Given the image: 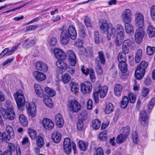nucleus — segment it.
<instances>
[{
  "label": "nucleus",
  "instance_id": "8",
  "mask_svg": "<svg viewBox=\"0 0 155 155\" xmlns=\"http://www.w3.org/2000/svg\"><path fill=\"white\" fill-rule=\"evenodd\" d=\"M26 106L28 115L32 117H35L36 114V108L35 104L28 103Z\"/></svg>",
  "mask_w": 155,
  "mask_h": 155
},
{
  "label": "nucleus",
  "instance_id": "37",
  "mask_svg": "<svg viewBox=\"0 0 155 155\" xmlns=\"http://www.w3.org/2000/svg\"><path fill=\"white\" fill-rule=\"evenodd\" d=\"M92 126L95 129H98L100 127L101 123L100 121L98 119H95L92 121Z\"/></svg>",
  "mask_w": 155,
  "mask_h": 155
},
{
  "label": "nucleus",
  "instance_id": "49",
  "mask_svg": "<svg viewBox=\"0 0 155 155\" xmlns=\"http://www.w3.org/2000/svg\"><path fill=\"white\" fill-rule=\"evenodd\" d=\"M94 41L97 44H99L100 42L99 38V33L98 31H95L94 33Z\"/></svg>",
  "mask_w": 155,
  "mask_h": 155
},
{
  "label": "nucleus",
  "instance_id": "47",
  "mask_svg": "<svg viewBox=\"0 0 155 155\" xmlns=\"http://www.w3.org/2000/svg\"><path fill=\"white\" fill-rule=\"evenodd\" d=\"M28 131L30 138L32 139H35L37 135L36 131L31 129H29Z\"/></svg>",
  "mask_w": 155,
  "mask_h": 155
},
{
  "label": "nucleus",
  "instance_id": "24",
  "mask_svg": "<svg viewBox=\"0 0 155 155\" xmlns=\"http://www.w3.org/2000/svg\"><path fill=\"white\" fill-rule=\"evenodd\" d=\"M147 31L149 38H152L155 36V28L153 26L148 25L147 28Z\"/></svg>",
  "mask_w": 155,
  "mask_h": 155
},
{
  "label": "nucleus",
  "instance_id": "16",
  "mask_svg": "<svg viewBox=\"0 0 155 155\" xmlns=\"http://www.w3.org/2000/svg\"><path fill=\"white\" fill-rule=\"evenodd\" d=\"M54 53L56 58L58 60L64 59L66 58L65 53L62 50L59 48H55Z\"/></svg>",
  "mask_w": 155,
  "mask_h": 155
},
{
  "label": "nucleus",
  "instance_id": "17",
  "mask_svg": "<svg viewBox=\"0 0 155 155\" xmlns=\"http://www.w3.org/2000/svg\"><path fill=\"white\" fill-rule=\"evenodd\" d=\"M98 56L95 59V63L96 64H98L101 63L102 64H104L106 60L104 57V54L101 51L98 52Z\"/></svg>",
  "mask_w": 155,
  "mask_h": 155
},
{
  "label": "nucleus",
  "instance_id": "5",
  "mask_svg": "<svg viewBox=\"0 0 155 155\" xmlns=\"http://www.w3.org/2000/svg\"><path fill=\"white\" fill-rule=\"evenodd\" d=\"M68 106L70 111L75 113H77L81 109V104L75 100H72L69 101Z\"/></svg>",
  "mask_w": 155,
  "mask_h": 155
},
{
  "label": "nucleus",
  "instance_id": "45",
  "mask_svg": "<svg viewBox=\"0 0 155 155\" xmlns=\"http://www.w3.org/2000/svg\"><path fill=\"white\" fill-rule=\"evenodd\" d=\"M125 55H123L122 53H120L118 54V60L120 63H126V59Z\"/></svg>",
  "mask_w": 155,
  "mask_h": 155
},
{
  "label": "nucleus",
  "instance_id": "35",
  "mask_svg": "<svg viewBox=\"0 0 155 155\" xmlns=\"http://www.w3.org/2000/svg\"><path fill=\"white\" fill-rule=\"evenodd\" d=\"M142 51L141 49H139L137 51L135 57V62L138 63L140 61L142 56Z\"/></svg>",
  "mask_w": 155,
  "mask_h": 155
},
{
  "label": "nucleus",
  "instance_id": "59",
  "mask_svg": "<svg viewBox=\"0 0 155 155\" xmlns=\"http://www.w3.org/2000/svg\"><path fill=\"white\" fill-rule=\"evenodd\" d=\"M123 132L122 134H127V136L128 135L130 132V128L128 126H127L122 128Z\"/></svg>",
  "mask_w": 155,
  "mask_h": 155
},
{
  "label": "nucleus",
  "instance_id": "48",
  "mask_svg": "<svg viewBox=\"0 0 155 155\" xmlns=\"http://www.w3.org/2000/svg\"><path fill=\"white\" fill-rule=\"evenodd\" d=\"M77 125L78 130L82 131L84 129L83 121L82 120H79L77 123Z\"/></svg>",
  "mask_w": 155,
  "mask_h": 155
},
{
  "label": "nucleus",
  "instance_id": "44",
  "mask_svg": "<svg viewBox=\"0 0 155 155\" xmlns=\"http://www.w3.org/2000/svg\"><path fill=\"white\" fill-rule=\"evenodd\" d=\"M81 70L84 74L86 75L89 74L90 76L91 74L92 75L95 74L94 70L92 68H87L86 71L85 72L83 67L81 69Z\"/></svg>",
  "mask_w": 155,
  "mask_h": 155
},
{
  "label": "nucleus",
  "instance_id": "53",
  "mask_svg": "<svg viewBox=\"0 0 155 155\" xmlns=\"http://www.w3.org/2000/svg\"><path fill=\"white\" fill-rule=\"evenodd\" d=\"M133 141L135 143H137L138 141V136L136 132H133L132 135Z\"/></svg>",
  "mask_w": 155,
  "mask_h": 155
},
{
  "label": "nucleus",
  "instance_id": "4",
  "mask_svg": "<svg viewBox=\"0 0 155 155\" xmlns=\"http://www.w3.org/2000/svg\"><path fill=\"white\" fill-rule=\"evenodd\" d=\"M15 99L16 101L18 108L21 110L22 109L25 102V99L24 95L21 91L15 93L14 94Z\"/></svg>",
  "mask_w": 155,
  "mask_h": 155
},
{
  "label": "nucleus",
  "instance_id": "25",
  "mask_svg": "<svg viewBox=\"0 0 155 155\" xmlns=\"http://www.w3.org/2000/svg\"><path fill=\"white\" fill-rule=\"evenodd\" d=\"M34 88L35 92L38 96L41 97L45 96L44 91L40 85L35 84Z\"/></svg>",
  "mask_w": 155,
  "mask_h": 155
},
{
  "label": "nucleus",
  "instance_id": "60",
  "mask_svg": "<svg viewBox=\"0 0 155 155\" xmlns=\"http://www.w3.org/2000/svg\"><path fill=\"white\" fill-rule=\"evenodd\" d=\"M92 101L91 99L88 100L87 103V108L88 110H91L92 108Z\"/></svg>",
  "mask_w": 155,
  "mask_h": 155
},
{
  "label": "nucleus",
  "instance_id": "62",
  "mask_svg": "<svg viewBox=\"0 0 155 155\" xmlns=\"http://www.w3.org/2000/svg\"><path fill=\"white\" fill-rule=\"evenodd\" d=\"M141 91H142V95L143 97L146 96L149 92L148 89L145 87L143 88Z\"/></svg>",
  "mask_w": 155,
  "mask_h": 155
},
{
  "label": "nucleus",
  "instance_id": "2",
  "mask_svg": "<svg viewBox=\"0 0 155 155\" xmlns=\"http://www.w3.org/2000/svg\"><path fill=\"white\" fill-rule=\"evenodd\" d=\"M61 31L60 38V41L64 45H67L69 42L70 37L72 39L75 40L77 36V34L74 26L73 25L69 26L68 30L64 29V26H63L59 29Z\"/></svg>",
  "mask_w": 155,
  "mask_h": 155
},
{
  "label": "nucleus",
  "instance_id": "22",
  "mask_svg": "<svg viewBox=\"0 0 155 155\" xmlns=\"http://www.w3.org/2000/svg\"><path fill=\"white\" fill-rule=\"evenodd\" d=\"M33 74L35 79L39 81H44L46 78L45 74L37 71L34 72Z\"/></svg>",
  "mask_w": 155,
  "mask_h": 155
},
{
  "label": "nucleus",
  "instance_id": "36",
  "mask_svg": "<svg viewBox=\"0 0 155 155\" xmlns=\"http://www.w3.org/2000/svg\"><path fill=\"white\" fill-rule=\"evenodd\" d=\"M118 67L122 73H125L127 71V68L126 63H120Z\"/></svg>",
  "mask_w": 155,
  "mask_h": 155
},
{
  "label": "nucleus",
  "instance_id": "56",
  "mask_svg": "<svg viewBox=\"0 0 155 155\" xmlns=\"http://www.w3.org/2000/svg\"><path fill=\"white\" fill-rule=\"evenodd\" d=\"M151 15L152 19L155 20V5L152 6L150 9Z\"/></svg>",
  "mask_w": 155,
  "mask_h": 155
},
{
  "label": "nucleus",
  "instance_id": "1",
  "mask_svg": "<svg viewBox=\"0 0 155 155\" xmlns=\"http://www.w3.org/2000/svg\"><path fill=\"white\" fill-rule=\"evenodd\" d=\"M117 32L115 43L117 46H119L124 39V28L122 25L117 24L114 26H111L107 34V38L108 40H110L111 37L115 36Z\"/></svg>",
  "mask_w": 155,
  "mask_h": 155
},
{
  "label": "nucleus",
  "instance_id": "31",
  "mask_svg": "<svg viewBox=\"0 0 155 155\" xmlns=\"http://www.w3.org/2000/svg\"><path fill=\"white\" fill-rule=\"evenodd\" d=\"M19 120L20 123L24 126H26L28 124L27 117L24 115L21 114L19 117Z\"/></svg>",
  "mask_w": 155,
  "mask_h": 155
},
{
  "label": "nucleus",
  "instance_id": "43",
  "mask_svg": "<svg viewBox=\"0 0 155 155\" xmlns=\"http://www.w3.org/2000/svg\"><path fill=\"white\" fill-rule=\"evenodd\" d=\"M155 52V48L148 46L146 49L147 54L149 55H153Z\"/></svg>",
  "mask_w": 155,
  "mask_h": 155
},
{
  "label": "nucleus",
  "instance_id": "32",
  "mask_svg": "<svg viewBox=\"0 0 155 155\" xmlns=\"http://www.w3.org/2000/svg\"><path fill=\"white\" fill-rule=\"evenodd\" d=\"M114 107L112 104L109 102L107 103L105 112L106 114H109L112 113L114 110Z\"/></svg>",
  "mask_w": 155,
  "mask_h": 155
},
{
  "label": "nucleus",
  "instance_id": "41",
  "mask_svg": "<svg viewBox=\"0 0 155 155\" xmlns=\"http://www.w3.org/2000/svg\"><path fill=\"white\" fill-rule=\"evenodd\" d=\"M6 131L7 134L10 135L12 138L14 137V132L13 128L10 126H7L6 127Z\"/></svg>",
  "mask_w": 155,
  "mask_h": 155
},
{
  "label": "nucleus",
  "instance_id": "50",
  "mask_svg": "<svg viewBox=\"0 0 155 155\" xmlns=\"http://www.w3.org/2000/svg\"><path fill=\"white\" fill-rule=\"evenodd\" d=\"M155 104V97L151 99L148 105V108L149 110H151L153 108Z\"/></svg>",
  "mask_w": 155,
  "mask_h": 155
},
{
  "label": "nucleus",
  "instance_id": "14",
  "mask_svg": "<svg viewBox=\"0 0 155 155\" xmlns=\"http://www.w3.org/2000/svg\"><path fill=\"white\" fill-rule=\"evenodd\" d=\"M63 150L66 153H69L71 151V142L68 138H66L64 140Z\"/></svg>",
  "mask_w": 155,
  "mask_h": 155
},
{
  "label": "nucleus",
  "instance_id": "42",
  "mask_svg": "<svg viewBox=\"0 0 155 155\" xmlns=\"http://www.w3.org/2000/svg\"><path fill=\"white\" fill-rule=\"evenodd\" d=\"M63 82L64 83H68L71 79V77L68 73H65L62 76Z\"/></svg>",
  "mask_w": 155,
  "mask_h": 155
},
{
  "label": "nucleus",
  "instance_id": "20",
  "mask_svg": "<svg viewBox=\"0 0 155 155\" xmlns=\"http://www.w3.org/2000/svg\"><path fill=\"white\" fill-rule=\"evenodd\" d=\"M55 121L58 127L61 128L63 126L64 120L61 114H57L55 116Z\"/></svg>",
  "mask_w": 155,
  "mask_h": 155
},
{
  "label": "nucleus",
  "instance_id": "63",
  "mask_svg": "<svg viewBox=\"0 0 155 155\" xmlns=\"http://www.w3.org/2000/svg\"><path fill=\"white\" fill-rule=\"evenodd\" d=\"M49 43L52 46L55 45L57 43V40L54 37H52L50 40Z\"/></svg>",
  "mask_w": 155,
  "mask_h": 155
},
{
  "label": "nucleus",
  "instance_id": "38",
  "mask_svg": "<svg viewBox=\"0 0 155 155\" xmlns=\"http://www.w3.org/2000/svg\"><path fill=\"white\" fill-rule=\"evenodd\" d=\"M129 101L128 98L127 96H124L121 103V107L123 108H126L129 103Z\"/></svg>",
  "mask_w": 155,
  "mask_h": 155
},
{
  "label": "nucleus",
  "instance_id": "33",
  "mask_svg": "<svg viewBox=\"0 0 155 155\" xmlns=\"http://www.w3.org/2000/svg\"><path fill=\"white\" fill-rule=\"evenodd\" d=\"M70 85L71 87V90L74 94L78 92L79 85L77 83L71 81L70 83Z\"/></svg>",
  "mask_w": 155,
  "mask_h": 155
},
{
  "label": "nucleus",
  "instance_id": "39",
  "mask_svg": "<svg viewBox=\"0 0 155 155\" xmlns=\"http://www.w3.org/2000/svg\"><path fill=\"white\" fill-rule=\"evenodd\" d=\"M36 142L38 146L40 148L42 147L45 143L43 138L39 136L36 138Z\"/></svg>",
  "mask_w": 155,
  "mask_h": 155
},
{
  "label": "nucleus",
  "instance_id": "40",
  "mask_svg": "<svg viewBox=\"0 0 155 155\" xmlns=\"http://www.w3.org/2000/svg\"><path fill=\"white\" fill-rule=\"evenodd\" d=\"M45 91L51 97H53L55 95L56 92L55 91L48 87H45Z\"/></svg>",
  "mask_w": 155,
  "mask_h": 155
},
{
  "label": "nucleus",
  "instance_id": "55",
  "mask_svg": "<svg viewBox=\"0 0 155 155\" xmlns=\"http://www.w3.org/2000/svg\"><path fill=\"white\" fill-rule=\"evenodd\" d=\"M84 22L87 27H91V20L87 17H85L84 18Z\"/></svg>",
  "mask_w": 155,
  "mask_h": 155
},
{
  "label": "nucleus",
  "instance_id": "26",
  "mask_svg": "<svg viewBox=\"0 0 155 155\" xmlns=\"http://www.w3.org/2000/svg\"><path fill=\"white\" fill-rule=\"evenodd\" d=\"M64 59L58 60L56 62V64L57 67L61 69H66L67 68L66 63L64 62Z\"/></svg>",
  "mask_w": 155,
  "mask_h": 155
},
{
  "label": "nucleus",
  "instance_id": "52",
  "mask_svg": "<svg viewBox=\"0 0 155 155\" xmlns=\"http://www.w3.org/2000/svg\"><path fill=\"white\" fill-rule=\"evenodd\" d=\"M96 71L98 74H101L103 73V70L100 64H97L95 68Z\"/></svg>",
  "mask_w": 155,
  "mask_h": 155
},
{
  "label": "nucleus",
  "instance_id": "12",
  "mask_svg": "<svg viewBox=\"0 0 155 155\" xmlns=\"http://www.w3.org/2000/svg\"><path fill=\"white\" fill-rule=\"evenodd\" d=\"M81 91L84 94L89 93L91 92L92 89L91 84L88 81L82 83L81 84Z\"/></svg>",
  "mask_w": 155,
  "mask_h": 155
},
{
  "label": "nucleus",
  "instance_id": "19",
  "mask_svg": "<svg viewBox=\"0 0 155 155\" xmlns=\"http://www.w3.org/2000/svg\"><path fill=\"white\" fill-rule=\"evenodd\" d=\"M148 119V117L146 111L144 110L141 111L140 113L139 120L143 125L145 126L147 124L146 121Z\"/></svg>",
  "mask_w": 155,
  "mask_h": 155
},
{
  "label": "nucleus",
  "instance_id": "23",
  "mask_svg": "<svg viewBox=\"0 0 155 155\" xmlns=\"http://www.w3.org/2000/svg\"><path fill=\"white\" fill-rule=\"evenodd\" d=\"M108 90V87L107 86H104L101 88L100 87L98 90L96 91L98 94H99L101 98L104 97L106 95Z\"/></svg>",
  "mask_w": 155,
  "mask_h": 155
},
{
  "label": "nucleus",
  "instance_id": "21",
  "mask_svg": "<svg viewBox=\"0 0 155 155\" xmlns=\"http://www.w3.org/2000/svg\"><path fill=\"white\" fill-rule=\"evenodd\" d=\"M51 138L54 143H59L61 140V134L58 131H54L51 135Z\"/></svg>",
  "mask_w": 155,
  "mask_h": 155
},
{
  "label": "nucleus",
  "instance_id": "13",
  "mask_svg": "<svg viewBox=\"0 0 155 155\" xmlns=\"http://www.w3.org/2000/svg\"><path fill=\"white\" fill-rule=\"evenodd\" d=\"M67 54L71 65L72 66H75L77 63V59L76 55L74 52L71 50H68Z\"/></svg>",
  "mask_w": 155,
  "mask_h": 155
},
{
  "label": "nucleus",
  "instance_id": "27",
  "mask_svg": "<svg viewBox=\"0 0 155 155\" xmlns=\"http://www.w3.org/2000/svg\"><path fill=\"white\" fill-rule=\"evenodd\" d=\"M122 90V87L119 84H117L115 86L114 89V91L115 95L119 97L121 95V92Z\"/></svg>",
  "mask_w": 155,
  "mask_h": 155
},
{
  "label": "nucleus",
  "instance_id": "57",
  "mask_svg": "<svg viewBox=\"0 0 155 155\" xmlns=\"http://www.w3.org/2000/svg\"><path fill=\"white\" fill-rule=\"evenodd\" d=\"M8 148L9 149L8 150L11 151L12 153V152H14L16 150L15 146L12 143H8Z\"/></svg>",
  "mask_w": 155,
  "mask_h": 155
},
{
  "label": "nucleus",
  "instance_id": "58",
  "mask_svg": "<svg viewBox=\"0 0 155 155\" xmlns=\"http://www.w3.org/2000/svg\"><path fill=\"white\" fill-rule=\"evenodd\" d=\"M131 44L132 42L130 39H127L124 41L123 45L129 48L131 46Z\"/></svg>",
  "mask_w": 155,
  "mask_h": 155
},
{
  "label": "nucleus",
  "instance_id": "7",
  "mask_svg": "<svg viewBox=\"0 0 155 155\" xmlns=\"http://www.w3.org/2000/svg\"><path fill=\"white\" fill-rule=\"evenodd\" d=\"M145 34V31L143 28L139 27L136 31L135 35V41L138 44L140 43Z\"/></svg>",
  "mask_w": 155,
  "mask_h": 155
},
{
  "label": "nucleus",
  "instance_id": "29",
  "mask_svg": "<svg viewBox=\"0 0 155 155\" xmlns=\"http://www.w3.org/2000/svg\"><path fill=\"white\" fill-rule=\"evenodd\" d=\"M130 22L128 23H124V26L126 32L127 33H131L134 32V28L133 26L130 23Z\"/></svg>",
  "mask_w": 155,
  "mask_h": 155
},
{
  "label": "nucleus",
  "instance_id": "28",
  "mask_svg": "<svg viewBox=\"0 0 155 155\" xmlns=\"http://www.w3.org/2000/svg\"><path fill=\"white\" fill-rule=\"evenodd\" d=\"M44 101L46 105L50 108H52L53 105V102L51 98L47 95L44 96Z\"/></svg>",
  "mask_w": 155,
  "mask_h": 155
},
{
  "label": "nucleus",
  "instance_id": "51",
  "mask_svg": "<svg viewBox=\"0 0 155 155\" xmlns=\"http://www.w3.org/2000/svg\"><path fill=\"white\" fill-rule=\"evenodd\" d=\"M129 98L130 103H133L136 101V97L134 94L133 93H130L128 95Z\"/></svg>",
  "mask_w": 155,
  "mask_h": 155
},
{
  "label": "nucleus",
  "instance_id": "9",
  "mask_svg": "<svg viewBox=\"0 0 155 155\" xmlns=\"http://www.w3.org/2000/svg\"><path fill=\"white\" fill-rule=\"evenodd\" d=\"M99 23L101 30L104 33L107 32V34L109 30L110 27L111 26H114L111 24H108L107 21L103 19L100 20Z\"/></svg>",
  "mask_w": 155,
  "mask_h": 155
},
{
  "label": "nucleus",
  "instance_id": "6",
  "mask_svg": "<svg viewBox=\"0 0 155 155\" xmlns=\"http://www.w3.org/2000/svg\"><path fill=\"white\" fill-rule=\"evenodd\" d=\"M2 116L4 118L10 120L14 119L15 117V113L14 110V107L7 108Z\"/></svg>",
  "mask_w": 155,
  "mask_h": 155
},
{
  "label": "nucleus",
  "instance_id": "61",
  "mask_svg": "<svg viewBox=\"0 0 155 155\" xmlns=\"http://www.w3.org/2000/svg\"><path fill=\"white\" fill-rule=\"evenodd\" d=\"M79 35L81 38H84L86 36V34L83 28L80 29L79 31Z\"/></svg>",
  "mask_w": 155,
  "mask_h": 155
},
{
  "label": "nucleus",
  "instance_id": "34",
  "mask_svg": "<svg viewBox=\"0 0 155 155\" xmlns=\"http://www.w3.org/2000/svg\"><path fill=\"white\" fill-rule=\"evenodd\" d=\"M79 148L82 151H85L87 150L88 146V143L85 142L83 141L80 140L78 143Z\"/></svg>",
  "mask_w": 155,
  "mask_h": 155
},
{
  "label": "nucleus",
  "instance_id": "30",
  "mask_svg": "<svg viewBox=\"0 0 155 155\" xmlns=\"http://www.w3.org/2000/svg\"><path fill=\"white\" fill-rule=\"evenodd\" d=\"M127 137V134H124L118 135L116 139V143L118 144L123 143L126 140Z\"/></svg>",
  "mask_w": 155,
  "mask_h": 155
},
{
  "label": "nucleus",
  "instance_id": "54",
  "mask_svg": "<svg viewBox=\"0 0 155 155\" xmlns=\"http://www.w3.org/2000/svg\"><path fill=\"white\" fill-rule=\"evenodd\" d=\"M3 141H5L7 142L11 138H12V137H10L9 135H8L6 133H3Z\"/></svg>",
  "mask_w": 155,
  "mask_h": 155
},
{
  "label": "nucleus",
  "instance_id": "10",
  "mask_svg": "<svg viewBox=\"0 0 155 155\" xmlns=\"http://www.w3.org/2000/svg\"><path fill=\"white\" fill-rule=\"evenodd\" d=\"M131 11L129 9H126L122 13V21L123 23L130 22L131 21Z\"/></svg>",
  "mask_w": 155,
  "mask_h": 155
},
{
  "label": "nucleus",
  "instance_id": "11",
  "mask_svg": "<svg viewBox=\"0 0 155 155\" xmlns=\"http://www.w3.org/2000/svg\"><path fill=\"white\" fill-rule=\"evenodd\" d=\"M135 25L136 26L142 27L144 23V18L143 15L140 13H137L135 15Z\"/></svg>",
  "mask_w": 155,
  "mask_h": 155
},
{
  "label": "nucleus",
  "instance_id": "18",
  "mask_svg": "<svg viewBox=\"0 0 155 155\" xmlns=\"http://www.w3.org/2000/svg\"><path fill=\"white\" fill-rule=\"evenodd\" d=\"M36 69L39 71L45 72L48 69L47 65L43 61L37 62L35 66Z\"/></svg>",
  "mask_w": 155,
  "mask_h": 155
},
{
  "label": "nucleus",
  "instance_id": "64",
  "mask_svg": "<svg viewBox=\"0 0 155 155\" xmlns=\"http://www.w3.org/2000/svg\"><path fill=\"white\" fill-rule=\"evenodd\" d=\"M96 155H104L103 150L102 148L99 147L97 149Z\"/></svg>",
  "mask_w": 155,
  "mask_h": 155
},
{
  "label": "nucleus",
  "instance_id": "46",
  "mask_svg": "<svg viewBox=\"0 0 155 155\" xmlns=\"http://www.w3.org/2000/svg\"><path fill=\"white\" fill-rule=\"evenodd\" d=\"M107 133L106 131H104L100 133L99 135V138L101 140L104 141L107 139Z\"/></svg>",
  "mask_w": 155,
  "mask_h": 155
},
{
  "label": "nucleus",
  "instance_id": "15",
  "mask_svg": "<svg viewBox=\"0 0 155 155\" xmlns=\"http://www.w3.org/2000/svg\"><path fill=\"white\" fill-rule=\"evenodd\" d=\"M42 124L44 128L48 130H52L54 126L53 122L51 120L46 118L43 119Z\"/></svg>",
  "mask_w": 155,
  "mask_h": 155
},
{
  "label": "nucleus",
  "instance_id": "3",
  "mask_svg": "<svg viewBox=\"0 0 155 155\" xmlns=\"http://www.w3.org/2000/svg\"><path fill=\"white\" fill-rule=\"evenodd\" d=\"M148 65L147 63L145 61H142L140 63L135 71V75L137 79L140 80L143 78L145 72V69Z\"/></svg>",
  "mask_w": 155,
  "mask_h": 155
}]
</instances>
